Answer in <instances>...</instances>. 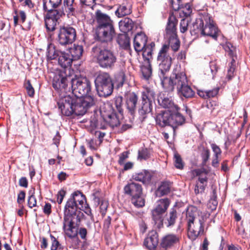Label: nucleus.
<instances>
[{
  "label": "nucleus",
  "instance_id": "1",
  "mask_svg": "<svg viewBox=\"0 0 250 250\" xmlns=\"http://www.w3.org/2000/svg\"><path fill=\"white\" fill-rule=\"evenodd\" d=\"M97 100L93 96L77 98L72 94L62 95L58 102L59 108L62 115L69 116L84 115L87 109L94 105Z\"/></svg>",
  "mask_w": 250,
  "mask_h": 250
},
{
  "label": "nucleus",
  "instance_id": "2",
  "mask_svg": "<svg viewBox=\"0 0 250 250\" xmlns=\"http://www.w3.org/2000/svg\"><path fill=\"white\" fill-rule=\"evenodd\" d=\"M163 88L167 92H172L176 88L178 95L186 99L193 98L195 92L189 85L187 76L184 72L173 71L169 78L167 74L160 78Z\"/></svg>",
  "mask_w": 250,
  "mask_h": 250
},
{
  "label": "nucleus",
  "instance_id": "3",
  "mask_svg": "<svg viewBox=\"0 0 250 250\" xmlns=\"http://www.w3.org/2000/svg\"><path fill=\"white\" fill-rule=\"evenodd\" d=\"M95 19L97 22L96 40L101 42H111L115 35L113 21L108 15L100 10L95 12Z\"/></svg>",
  "mask_w": 250,
  "mask_h": 250
},
{
  "label": "nucleus",
  "instance_id": "4",
  "mask_svg": "<svg viewBox=\"0 0 250 250\" xmlns=\"http://www.w3.org/2000/svg\"><path fill=\"white\" fill-rule=\"evenodd\" d=\"M156 123L161 127L170 126L174 132L175 129L185 122V117L177 111H163L158 114Z\"/></svg>",
  "mask_w": 250,
  "mask_h": 250
},
{
  "label": "nucleus",
  "instance_id": "5",
  "mask_svg": "<svg viewBox=\"0 0 250 250\" xmlns=\"http://www.w3.org/2000/svg\"><path fill=\"white\" fill-rule=\"evenodd\" d=\"M97 62L99 66L105 69H112L117 62V58L114 53L107 49H101L94 46L92 50Z\"/></svg>",
  "mask_w": 250,
  "mask_h": 250
},
{
  "label": "nucleus",
  "instance_id": "6",
  "mask_svg": "<svg viewBox=\"0 0 250 250\" xmlns=\"http://www.w3.org/2000/svg\"><path fill=\"white\" fill-rule=\"evenodd\" d=\"M94 82L98 94L100 97H106L112 94L113 84L108 73L100 72L96 76Z\"/></svg>",
  "mask_w": 250,
  "mask_h": 250
},
{
  "label": "nucleus",
  "instance_id": "7",
  "mask_svg": "<svg viewBox=\"0 0 250 250\" xmlns=\"http://www.w3.org/2000/svg\"><path fill=\"white\" fill-rule=\"evenodd\" d=\"M193 28L198 30L196 33L200 32L204 36H209L215 40H217L218 30L209 17H204V21L200 19L197 20L193 24Z\"/></svg>",
  "mask_w": 250,
  "mask_h": 250
},
{
  "label": "nucleus",
  "instance_id": "8",
  "mask_svg": "<svg viewBox=\"0 0 250 250\" xmlns=\"http://www.w3.org/2000/svg\"><path fill=\"white\" fill-rule=\"evenodd\" d=\"M72 93L77 98L88 96L87 94L91 90V84L86 77H75L71 80Z\"/></svg>",
  "mask_w": 250,
  "mask_h": 250
},
{
  "label": "nucleus",
  "instance_id": "9",
  "mask_svg": "<svg viewBox=\"0 0 250 250\" xmlns=\"http://www.w3.org/2000/svg\"><path fill=\"white\" fill-rule=\"evenodd\" d=\"M124 190L125 194L131 197V202L135 207L141 208L145 206V200L143 196L141 185L131 182L124 187Z\"/></svg>",
  "mask_w": 250,
  "mask_h": 250
},
{
  "label": "nucleus",
  "instance_id": "10",
  "mask_svg": "<svg viewBox=\"0 0 250 250\" xmlns=\"http://www.w3.org/2000/svg\"><path fill=\"white\" fill-rule=\"evenodd\" d=\"M157 61L159 64L158 76L163 77L168 73L171 65L172 59L169 54L168 45L162 46L158 54Z\"/></svg>",
  "mask_w": 250,
  "mask_h": 250
},
{
  "label": "nucleus",
  "instance_id": "11",
  "mask_svg": "<svg viewBox=\"0 0 250 250\" xmlns=\"http://www.w3.org/2000/svg\"><path fill=\"white\" fill-rule=\"evenodd\" d=\"M169 205L168 199H163L157 202L156 207L152 210V219L158 228L163 226L164 215Z\"/></svg>",
  "mask_w": 250,
  "mask_h": 250
},
{
  "label": "nucleus",
  "instance_id": "12",
  "mask_svg": "<svg viewBox=\"0 0 250 250\" xmlns=\"http://www.w3.org/2000/svg\"><path fill=\"white\" fill-rule=\"evenodd\" d=\"M75 29L71 26L61 27L58 32L56 39L58 43L62 45L71 44L76 39Z\"/></svg>",
  "mask_w": 250,
  "mask_h": 250
},
{
  "label": "nucleus",
  "instance_id": "13",
  "mask_svg": "<svg viewBox=\"0 0 250 250\" xmlns=\"http://www.w3.org/2000/svg\"><path fill=\"white\" fill-rule=\"evenodd\" d=\"M155 98V92L150 88H146L142 92V106L139 110L140 115L144 116L151 110V103Z\"/></svg>",
  "mask_w": 250,
  "mask_h": 250
},
{
  "label": "nucleus",
  "instance_id": "14",
  "mask_svg": "<svg viewBox=\"0 0 250 250\" xmlns=\"http://www.w3.org/2000/svg\"><path fill=\"white\" fill-rule=\"evenodd\" d=\"M78 209V204L68 200L64 207L63 220H81L83 214Z\"/></svg>",
  "mask_w": 250,
  "mask_h": 250
},
{
  "label": "nucleus",
  "instance_id": "15",
  "mask_svg": "<svg viewBox=\"0 0 250 250\" xmlns=\"http://www.w3.org/2000/svg\"><path fill=\"white\" fill-rule=\"evenodd\" d=\"M81 220H63V229L65 234L70 238L74 239L79 243L80 240L78 237L77 227Z\"/></svg>",
  "mask_w": 250,
  "mask_h": 250
},
{
  "label": "nucleus",
  "instance_id": "16",
  "mask_svg": "<svg viewBox=\"0 0 250 250\" xmlns=\"http://www.w3.org/2000/svg\"><path fill=\"white\" fill-rule=\"evenodd\" d=\"M188 236L192 241L204 233V226L202 220H198L188 224Z\"/></svg>",
  "mask_w": 250,
  "mask_h": 250
},
{
  "label": "nucleus",
  "instance_id": "17",
  "mask_svg": "<svg viewBox=\"0 0 250 250\" xmlns=\"http://www.w3.org/2000/svg\"><path fill=\"white\" fill-rule=\"evenodd\" d=\"M196 176H198L194 188V192L196 194L202 193L204 192L208 183V171L206 170L195 169L194 171Z\"/></svg>",
  "mask_w": 250,
  "mask_h": 250
},
{
  "label": "nucleus",
  "instance_id": "18",
  "mask_svg": "<svg viewBox=\"0 0 250 250\" xmlns=\"http://www.w3.org/2000/svg\"><path fill=\"white\" fill-rule=\"evenodd\" d=\"M180 242V236L174 233H168L164 236L160 240V247L164 250L174 247Z\"/></svg>",
  "mask_w": 250,
  "mask_h": 250
},
{
  "label": "nucleus",
  "instance_id": "19",
  "mask_svg": "<svg viewBox=\"0 0 250 250\" xmlns=\"http://www.w3.org/2000/svg\"><path fill=\"white\" fill-rule=\"evenodd\" d=\"M67 78L62 74L56 75L53 80V87L58 91L61 92L60 97L64 95L66 92L67 86Z\"/></svg>",
  "mask_w": 250,
  "mask_h": 250
},
{
  "label": "nucleus",
  "instance_id": "20",
  "mask_svg": "<svg viewBox=\"0 0 250 250\" xmlns=\"http://www.w3.org/2000/svg\"><path fill=\"white\" fill-rule=\"evenodd\" d=\"M125 97L126 108L132 115L136 109L138 100V95L134 92H128L125 94Z\"/></svg>",
  "mask_w": 250,
  "mask_h": 250
},
{
  "label": "nucleus",
  "instance_id": "21",
  "mask_svg": "<svg viewBox=\"0 0 250 250\" xmlns=\"http://www.w3.org/2000/svg\"><path fill=\"white\" fill-rule=\"evenodd\" d=\"M102 116L104 122L110 127L114 128L120 125V121L116 113L112 111L107 113L101 112Z\"/></svg>",
  "mask_w": 250,
  "mask_h": 250
},
{
  "label": "nucleus",
  "instance_id": "22",
  "mask_svg": "<svg viewBox=\"0 0 250 250\" xmlns=\"http://www.w3.org/2000/svg\"><path fill=\"white\" fill-rule=\"evenodd\" d=\"M158 234L155 231L150 232L145 239L144 245L150 250H154L158 246Z\"/></svg>",
  "mask_w": 250,
  "mask_h": 250
},
{
  "label": "nucleus",
  "instance_id": "23",
  "mask_svg": "<svg viewBox=\"0 0 250 250\" xmlns=\"http://www.w3.org/2000/svg\"><path fill=\"white\" fill-rule=\"evenodd\" d=\"M68 200H71L72 202H73L74 204H78L79 209L80 210H83L87 206L85 203V196L82 192L79 191L74 192Z\"/></svg>",
  "mask_w": 250,
  "mask_h": 250
},
{
  "label": "nucleus",
  "instance_id": "24",
  "mask_svg": "<svg viewBox=\"0 0 250 250\" xmlns=\"http://www.w3.org/2000/svg\"><path fill=\"white\" fill-rule=\"evenodd\" d=\"M147 38L144 34H137L134 38V48L137 52L142 51L147 45Z\"/></svg>",
  "mask_w": 250,
  "mask_h": 250
},
{
  "label": "nucleus",
  "instance_id": "25",
  "mask_svg": "<svg viewBox=\"0 0 250 250\" xmlns=\"http://www.w3.org/2000/svg\"><path fill=\"white\" fill-rule=\"evenodd\" d=\"M132 178L135 181L141 182L144 184H147L151 180L152 174L147 170H143L133 175Z\"/></svg>",
  "mask_w": 250,
  "mask_h": 250
},
{
  "label": "nucleus",
  "instance_id": "26",
  "mask_svg": "<svg viewBox=\"0 0 250 250\" xmlns=\"http://www.w3.org/2000/svg\"><path fill=\"white\" fill-rule=\"evenodd\" d=\"M177 22L178 21L174 16L171 15L169 16L166 32L167 34L170 35V37L176 36V25Z\"/></svg>",
  "mask_w": 250,
  "mask_h": 250
},
{
  "label": "nucleus",
  "instance_id": "27",
  "mask_svg": "<svg viewBox=\"0 0 250 250\" xmlns=\"http://www.w3.org/2000/svg\"><path fill=\"white\" fill-rule=\"evenodd\" d=\"M158 101L161 106L168 109L167 111H177L179 109L178 105L175 104L173 102L168 98H162L161 97L158 99Z\"/></svg>",
  "mask_w": 250,
  "mask_h": 250
},
{
  "label": "nucleus",
  "instance_id": "28",
  "mask_svg": "<svg viewBox=\"0 0 250 250\" xmlns=\"http://www.w3.org/2000/svg\"><path fill=\"white\" fill-rule=\"evenodd\" d=\"M58 62L63 68H66L71 65L72 59L69 53L61 51L59 53Z\"/></svg>",
  "mask_w": 250,
  "mask_h": 250
},
{
  "label": "nucleus",
  "instance_id": "29",
  "mask_svg": "<svg viewBox=\"0 0 250 250\" xmlns=\"http://www.w3.org/2000/svg\"><path fill=\"white\" fill-rule=\"evenodd\" d=\"M63 6L68 16L75 15L77 4L75 0H63Z\"/></svg>",
  "mask_w": 250,
  "mask_h": 250
},
{
  "label": "nucleus",
  "instance_id": "30",
  "mask_svg": "<svg viewBox=\"0 0 250 250\" xmlns=\"http://www.w3.org/2000/svg\"><path fill=\"white\" fill-rule=\"evenodd\" d=\"M132 12L131 6L129 4H123L120 5L115 12V14L118 18L130 14Z\"/></svg>",
  "mask_w": 250,
  "mask_h": 250
},
{
  "label": "nucleus",
  "instance_id": "31",
  "mask_svg": "<svg viewBox=\"0 0 250 250\" xmlns=\"http://www.w3.org/2000/svg\"><path fill=\"white\" fill-rule=\"evenodd\" d=\"M120 29L123 32L131 31L134 26V22L131 19L125 18L119 22Z\"/></svg>",
  "mask_w": 250,
  "mask_h": 250
},
{
  "label": "nucleus",
  "instance_id": "32",
  "mask_svg": "<svg viewBox=\"0 0 250 250\" xmlns=\"http://www.w3.org/2000/svg\"><path fill=\"white\" fill-rule=\"evenodd\" d=\"M83 47L82 45L74 44L72 47L70 48L69 53L72 60L75 61L80 59L83 55Z\"/></svg>",
  "mask_w": 250,
  "mask_h": 250
},
{
  "label": "nucleus",
  "instance_id": "33",
  "mask_svg": "<svg viewBox=\"0 0 250 250\" xmlns=\"http://www.w3.org/2000/svg\"><path fill=\"white\" fill-rule=\"evenodd\" d=\"M155 47V43L153 42L147 44L142 50L143 56L144 59L150 62V60L152 58V52Z\"/></svg>",
  "mask_w": 250,
  "mask_h": 250
},
{
  "label": "nucleus",
  "instance_id": "34",
  "mask_svg": "<svg viewBox=\"0 0 250 250\" xmlns=\"http://www.w3.org/2000/svg\"><path fill=\"white\" fill-rule=\"evenodd\" d=\"M172 183L170 182H164L162 183L157 190V194L159 196H163L167 194L170 191Z\"/></svg>",
  "mask_w": 250,
  "mask_h": 250
},
{
  "label": "nucleus",
  "instance_id": "35",
  "mask_svg": "<svg viewBox=\"0 0 250 250\" xmlns=\"http://www.w3.org/2000/svg\"><path fill=\"white\" fill-rule=\"evenodd\" d=\"M197 214V209L196 208L191 207L188 208L186 213V220L188 224L196 221L195 218Z\"/></svg>",
  "mask_w": 250,
  "mask_h": 250
},
{
  "label": "nucleus",
  "instance_id": "36",
  "mask_svg": "<svg viewBox=\"0 0 250 250\" xmlns=\"http://www.w3.org/2000/svg\"><path fill=\"white\" fill-rule=\"evenodd\" d=\"M117 42L120 46L125 49H128L130 47L129 39L125 34L119 35Z\"/></svg>",
  "mask_w": 250,
  "mask_h": 250
},
{
  "label": "nucleus",
  "instance_id": "37",
  "mask_svg": "<svg viewBox=\"0 0 250 250\" xmlns=\"http://www.w3.org/2000/svg\"><path fill=\"white\" fill-rule=\"evenodd\" d=\"M62 0H44L43 9L50 10L51 8H57L62 3Z\"/></svg>",
  "mask_w": 250,
  "mask_h": 250
},
{
  "label": "nucleus",
  "instance_id": "38",
  "mask_svg": "<svg viewBox=\"0 0 250 250\" xmlns=\"http://www.w3.org/2000/svg\"><path fill=\"white\" fill-rule=\"evenodd\" d=\"M177 218V212L174 209H172L169 213L165 224L167 227L174 225Z\"/></svg>",
  "mask_w": 250,
  "mask_h": 250
},
{
  "label": "nucleus",
  "instance_id": "39",
  "mask_svg": "<svg viewBox=\"0 0 250 250\" xmlns=\"http://www.w3.org/2000/svg\"><path fill=\"white\" fill-rule=\"evenodd\" d=\"M44 21L45 25L48 31L55 30L58 21L46 16L44 19Z\"/></svg>",
  "mask_w": 250,
  "mask_h": 250
},
{
  "label": "nucleus",
  "instance_id": "40",
  "mask_svg": "<svg viewBox=\"0 0 250 250\" xmlns=\"http://www.w3.org/2000/svg\"><path fill=\"white\" fill-rule=\"evenodd\" d=\"M55 8H51L50 10H45L48 12L46 16L58 21L60 18L64 14L63 12L61 10L58 11V10L54 9Z\"/></svg>",
  "mask_w": 250,
  "mask_h": 250
},
{
  "label": "nucleus",
  "instance_id": "41",
  "mask_svg": "<svg viewBox=\"0 0 250 250\" xmlns=\"http://www.w3.org/2000/svg\"><path fill=\"white\" fill-rule=\"evenodd\" d=\"M180 15L182 17H188L192 13V9L189 3H187L184 5L182 4L180 9Z\"/></svg>",
  "mask_w": 250,
  "mask_h": 250
},
{
  "label": "nucleus",
  "instance_id": "42",
  "mask_svg": "<svg viewBox=\"0 0 250 250\" xmlns=\"http://www.w3.org/2000/svg\"><path fill=\"white\" fill-rule=\"evenodd\" d=\"M167 45L170 46L172 50L176 52L178 50L180 47V41L176 38V36L170 37L169 41V44Z\"/></svg>",
  "mask_w": 250,
  "mask_h": 250
},
{
  "label": "nucleus",
  "instance_id": "43",
  "mask_svg": "<svg viewBox=\"0 0 250 250\" xmlns=\"http://www.w3.org/2000/svg\"><path fill=\"white\" fill-rule=\"evenodd\" d=\"M147 63L146 65H144L141 68L142 74L146 79H148L152 73V69L150 62H147Z\"/></svg>",
  "mask_w": 250,
  "mask_h": 250
},
{
  "label": "nucleus",
  "instance_id": "44",
  "mask_svg": "<svg viewBox=\"0 0 250 250\" xmlns=\"http://www.w3.org/2000/svg\"><path fill=\"white\" fill-rule=\"evenodd\" d=\"M51 246L50 250H59L61 249V244L53 235L50 234Z\"/></svg>",
  "mask_w": 250,
  "mask_h": 250
},
{
  "label": "nucleus",
  "instance_id": "45",
  "mask_svg": "<svg viewBox=\"0 0 250 250\" xmlns=\"http://www.w3.org/2000/svg\"><path fill=\"white\" fill-rule=\"evenodd\" d=\"M174 165L177 168L182 169L184 167V163L178 154H175L174 157Z\"/></svg>",
  "mask_w": 250,
  "mask_h": 250
},
{
  "label": "nucleus",
  "instance_id": "46",
  "mask_svg": "<svg viewBox=\"0 0 250 250\" xmlns=\"http://www.w3.org/2000/svg\"><path fill=\"white\" fill-rule=\"evenodd\" d=\"M225 49L231 57H233L235 54L236 48L229 42L226 43Z\"/></svg>",
  "mask_w": 250,
  "mask_h": 250
},
{
  "label": "nucleus",
  "instance_id": "47",
  "mask_svg": "<svg viewBox=\"0 0 250 250\" xmlns=\"http://www.w3.org/2000/svg\"><path fill=\"white\" fill-rule=\"evenodd\" d=\"M149 151L147 148H143L138 152V159L140 160H146L149 157Z\"/></svg>",
  "mask_w": 250,
  "mask_h": 250
},
{
  "label": "nucleus",
  "instance_id": "48",
  "mask_svg": "<svg viewBox=\"0 0 250 250\" xmlns=\"http://www.w3.org/2000/svg\"><path fill=\"white\" fill-rule=\"evenodd\" d=\"M24 86L26 90L27 94L30 97H33L35 94V90L29 80H28L25 82Z\"/></svg>",
  "mask_w": 250,
  "mask_h": 250
},
{
  "label": "nucleus",
  "instance_id": "49",
  "mask_svg": "<svg viewBox=\"0 0 250 250\" xmlns=\"http://www.w3.org/2000/svg\"><path fill=\"white\" fill-rule=\"evenodd\" d=\"M61 52L59 50H56L54 48H50L47 52V56L49 59L54 60L59 57V53Z\"/></svg>",
  "mask_w": 250,
  "mask_h": 250
},
{
  "label": "nucleus",
  "instance_id": "50",
  "mask_svg": "<svg viewBox=\"0 0 250 250\" xmlns=\"http://www.w3.org/2000/svg\"><path fill=\"white\" fill-rule=\"evenodd\" d=\"M210 156V151L208 149L206 148L204 149L203 151L201 154V157L202 158V165L205 166L207 164V162L209 159Z\"/></svg>",
  "mask_w": 250,
  "mask_h": 250
},
{
  "label": "nucleus",
  "instance_id": "51",
  "mask_svg": "<svg viewBox=\"0 0 250 250\" xmlns=\"http://www.w3.org/2000/svg\"><path fill=\"white\" fill-rule=\"evenodd\" d=\"M123 98L121 96L116 97L115 99V104L119 112H123L122 108Z\"/></svg>",
  "mask_w": 250,
  "mask_h": 250
},
{
  "label": "nucleus",
  "instance_id": "52",
  "mask_svg": "<svg viewBox=\"0 0 250 250\" xmlns=\"http://www.w3.org/2000/svg\"><path fill=\"white\" fill-rule=\"evenodd\" d=\"M188 20L183 19L181 20L180 24V29L182 33L186 32L188 29Z\"/></svg>",
  "mask_w": 250,
  "mask_h": 250
},
{
  "label": "nucleus",
  "instance_id": "53",
  "mask_svg": "<svg viewBox=\"0 0 250 250\" xmlns=\"http://www.w3.org/2000/svg\"><path fill=\"white\" fill-rule=\"evenodd\" d=\"M235 60L232 58L231 62L229 64V68L228 71V77L229 79H230L233 76V72L235 70Z\"/></svg>",
  "mask_w": 250,
  "mask_h": 250
},
{
  "label": "nucleus",
  "instance_id": "54",
  "mask_svg": "<svg viewBox=\"0 0 250 250\" xmlns=\"http://www.w3.org/2000/svg\"><path fill=\"white\" fill-rule=\"evenodd\" d=\"M182 0H171V5L172 9L174 11L179 10L182 4Z\"/></svg>",
  "mask_w": 250,
  "mask_h": 250
},
{
  "label": "nucleus",
  "instance_id": "55",
  "mask_svg": "<svg viewBox=\"0 0 250 250\" xmlns=\"http://www.w3.org/2000/svg\"><path fill=\"white\" fill-rule=\"evenodd\" d=\"M219 90V87H215L212 90H207V99L213 98L216 96L218 94Z\"/></svg>",
  "mask_w": 250,
  "mask_h": 250
},
{
  "label": "nucleus",
  "instance_id": "56",
  "mask_svg": "<svg viewBox=\"0 0 250 250\" xmlns=\"http://www.w3.org/2000/svg\"><path fill=\"white\" fill-rule=\"evenodd\" d=\"M28 205L30 208H32L37 205V201L33 194H31L28 199Z\"/></svg>",
  "mask_w": 250,
  "mask_h": 250
},
{
  "label": "nucleus",
  "instance_id": "57",
  "mask_svg": "<svg viewBox=\"0 0 250 250\" xmlns=\"http://www.w3.org/2000/svg\"><path fill=\"white\" fill-rule=\"evenodd\" d=\"M211 147L214 153V157H219L222 153L220 147L215 144H212L211 145Z\"/></svg>",
  "mask_w": 250,
  "mask_h": 250
},
{
  "label": "nucleus",
  "instance_id": "58",
  "mask_svg": "<svg viewBox=\"0 0 250 250\" xmlns=\"http://www.w3.org/2000/svg\"><path fill=\"white\" fill-rule=\"evenodd\" d=\"M66 191L64 189H61L58 192L57 201L59 204H61L62 203Z\"/></svg>",
  "mask_w": 250,
  "mask_h": 250
},
{
  "label": "nucleus",
  "instance_id": "59",
  "mask_svg": "<svg viewBox=\"0 0 250 250\" xmlns=\"http://www.w3.org/2000/svg\"><path fill=\"white\" fill-rule=\"evenodd\" d=\"M117 81L118 82V86H122L125 81V74L124 72L122 71L120 73V75L117 78Z\"/></svg>",
  "mask_w": 250,
  "mask_h": 250
},
{
  "label": "nucleus",
  "instance_id": "60",
  "mask_svg": "<svg viewBox=\"0 0 250 250\" xmlns=\"http://www.w3.org/2000/svg\"><path fill=\"white\" fill-rule=\"evenodd\" d=\"M78 233L79 234L81 238L83 240L86 239V235L87 234V229L84 228H80L79 229Z\"/></svg>",
  "mask_w": 250,
  "mask_h": 250
},
{
  "label": "nucleus",
  "instance_id": "61",
  "mask_svg": "<svg viewBox=\"0 0 250 250\" xmlns=\"http://www.w3.org/2000/svg\"><path fill=\"white\" fill-rule=\"evenodd\" d=\"M128 153L127 151H125L120 154L118 161L119 164L122 165L124 163L125 160L128 157Z\"/></svg>",
  "mask_w": 250,
  "mask_h": 250
},
{
  "label": "nucleus",
  "instance_id": "62",
  "mask_svg": "<svg viewBox=\"0 0 250 250\" xmlns=\"http://www.w3.org/2000/svg\"><path fill=\"white\" fill-rule=\"evenodd\" d=\"M19 11L17 9L15 10L13 15L14 24L15 26H16L18 24V21L20 19V14H19Z\"/></svg>",
  "mask_w": 250,
  "mask_h": 250
},
{
  "label": "nucleus",
  "instance_id": "63",
  "mask_svg": "<svg viewBox=\"0 0 250 250\" xmlns=\"http://www.w3.org/2000/svg\"><path fill=\"white\" fill-rule=\"evenodd\" d=\"M25 192L24 191H21L18 196L17 202L21 204L24 201Z\"/></svg>",
  "mask_w": 250,
  "mask_h": 250
},
{
  "label": "nucleus",
  "instance_id": "64",
  "mask_svg": "<svg viewBox=\"0 0 250 250\" xmlns=\"http://www.w3.org/2000/svg\"><path fill=\"white\" fill-rule=\"evenodd\" d=\"M43 212L49 215L51 212V205L50 203H46L43 208Z\"/></svg>",
  "mask_w": 250,
  "mask_h": 250
}]
</instances>
